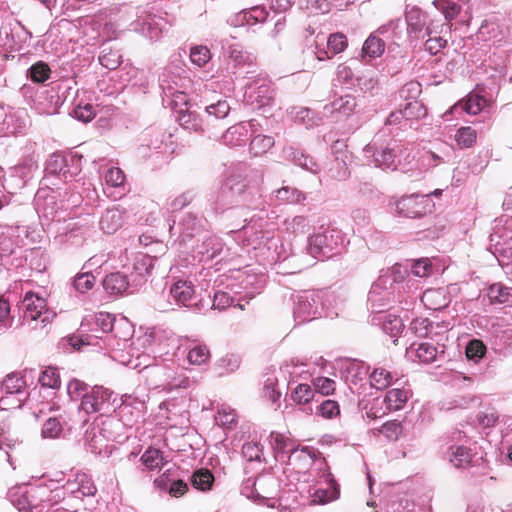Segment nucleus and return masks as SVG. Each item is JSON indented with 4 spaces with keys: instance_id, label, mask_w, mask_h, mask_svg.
I'll return each instance as SVG.
<instances>
[{
    "instance_id": "obj_50",
    "label": "nucleus",
    "mask_w": 512,
    "mask_h": 512,
    "mask_svg": "<svg viewBox=\"0 0 512 512\" xmlns=\"http://www.w3.org/2000/svg\"><path fill=\"white\" fill-rule=\"evenodd\" d=\"M304 367L303 363L299 364L291 360L290 363H286L278 368L279 374L282 377V385H286V390L289 389L292 383L296 382V378L301 377L303 374L308 375Z\"/></svg>"
},
{
    "instance_id": "obj_62",
    "label": "nucleus",
    "mask_w": 512,
    "mask_h": 512,
    "mask_svg": "<svg viewBox=\"0 0 512 512\" xmlns=\"http://www.w3.org/2000/svg\"><path fill=\"white\" fill-rule=\"evenodd\" d=\"M421 300L425 306L435 311L441 310L447 305L443 291L437 289L426 290L423 293Z\"/></svg>"
},
{
    "instance_id": "obj_30",
    "label": "nucleus",
    "mask_w": 512,
    "mask_h": 512,
    "mask_svg": "<svg viewBox=\"0 0 512 512\" xmlns=\"http://www.w3.org/2000/svg\"><path fill=\"white\" fill-rule=\"evenodd\" d=\"M486 105V99L478 94L470 93L465 98L455 103L449 111L445 113L452 115H460L466 113L468 115H477Z\"/></svg>"
},
{
    "instance_id": "obj_6",
    "label": "nucleus",
    "mask_w": 512,
    "mask_h": 512,
    "mask_svg": "<svg viewBox=\"0 0 512 512\" xmlns=\"http://www.w3.org/2000/svg\"><path fill=\"white\" fill-rule=\"evenodd\" d=\"M329 297L324 291H302L293 295V315L298 324L309 322L319 317H328L326 302Z\"/></svg>"
},
{
    "instance_id": "obj_4",
    "label": "nucleus",
    "mask_w": 512,
    "mask_h": 512,
    "mask_svg": "<svg viewBox=\"0 0 512 512\" xmlns=\"http://www.w3.org/2000/svg\"><path fill=\"white\" fill-rule=\"evenodd\" d=\"M349 240L344 232L336 227H321L307 239L306 251L315 259L324 260L340 254Z\"/></svg>"
},
{
    "instance_id": "obj_16",
    "label": "nucleus",
    "mask_w": 512,
    "mask_h": 512,
    "mask_svg": "<svg viewBox=\"0 0 512 512\" xmlns=\"http://www.w3.org/2000/svg\"><path fill=\"white\" fill-rule=\"evenodd\" d=\"M259 76L260 75L257 73L255 76L257 78L244 86V100L248 105L255 108L268 105L273 98V90L271 89L269 81Z\"/></svg>"
},
{
    "instance_id": "obj_56",
    "label": "nucleus",
    "mask_w": 512,
    "mask_h": 512,
    "mask_svg": "<svg viewBox=\"0 0 512 512\" xmlns=\"http://www.w3.org/2000/svg\"><path fill=\"white\" fill-rule=\"evenodd\" d=\"M316 394L310 385L299 383L295 388L291 389V399L299 405H306L311 402L319 403L320 399H315Z\"/></svg>"
},
{
    "instance_id": "obj_36",
    "label": "nucleus",
    "mask_w": 512,
    "mask_h": 512,
    "mask_svg": "<svg viewBox=\"0 0 512 512\" xmlns=\"http://www.w3.org/2000/svg\"><path fill=\"white\" fill-rule=\"evenodd\" d=\"M18 250V247H16L11 238H0V275L2 274V267L4 270L9 271L11 268L18 267L21 264V259L16 256Z\"/></svg>"
},
{
    "instance_id": "obj_26",
    "label": "nucleus",
    "mask_w": 512,
    "mask_h": 512,
    "mask_svg": "<svg viewBox=\"0 0 512 512\" xmlns=\"http://www.w3.org/2000/svg\"><path fill=\"white\" fill-rule=\"evenodd\" d=\"M157 256L150 254H139L135 257L131 276L136 285L141 286L148 281L155 270H158Z\"/></svg>"
},
{
    "instance_id": "obj_22",
    "label": "nucleus",
    "mask_w": 512,
    "mask_h": 512,
    "mask_svg": "<svg viewBox=\"0 0 512 512\" xmlns=\"http://www.w3.org/2000/svg\"><path fill=\"white\" fill-rule=\"evenodd\" d=\"M18 310L21 313L23 324H30L42 317L46 310V300L34 292H27L20 301Z\"/></svg>"
},
{
    "instance_id": "obj_44",
    "label": "nucleus",
    "mask_w": 512,
    "mask_h": 512,
    "mask_svg": "<svg viewBox=\"0 0 512 512\" xmlns=\"http://www.w3.org/2000/svg\"><path fill=\"white\" fill-rule=\"evenodd\" d=\"M286 158L293 162L295 165L305 169L311 173L317 174L320 171L318 163L310 155L305 154L303 151L289 147L285 149Z\"/></svg>"
},
{
    "instance_id": "obj_12",
    "label": "nucleus",
    "mask_w": 512,
    "mask_h": 512,
    "mask_svg": "<svg viewBox=\"0 0 512 512\" xmlns=\"http://www.w3.org/2000/svg\"><path fill=\"white\" fill-rule=\"evenodd\" d=\"M230 257V249L225 246L222 239L216 235L205 236L201 243L197 244L193 250V258L198 262H209L213 259L219 261Z\"/></svg>"
},
{
    "instance_id": "obj_39",
    "label": "nucleus",
    "mask_w": 512,
    "mask_h": 512,
    "mask_svg": "<svg viewBox=\"0 0 512 512\" xmlns=\"http://www.w3.org/2000/svg\"><path fill=\"white\" fill-rule=\"evenodd\" d=\"M138 452L131 451L126 456L121 457L118 461L114 462V474L117 479L121 481H128L136 474L138 467L136 466V458Z\"/></svg>"
},
{
    "instance_id": "obj_46",
    "label": "nucleus",
    "mask_w": 512,
    "mask_h": 512,
    "mask_svg": "<svg viewBox=\"0 0 512 512\" xmlns=\"http://www.w3.org/2000/svg\"><path fill=\"white\" fill-rule=\"evenodd\" d=\"M26 380L17 372L8 374L2 381L0 389L3 394L25 397Z\"/></svg>"
},
{
    "instance_id": "obj_51",
    "label": "nucleus",
    "mask_w": 512,
    "mask_h": 512,
    "mask_svg": "<svg viewBox=\"0 0 512 512\" xmlns=\"http://www.w3.org/2000/svg\"><path fill=\"white\" fill-rule=\"evenodd\" d=\"M385 51V43L382 39L372 33L365 40L362 46V58L365 61L380 57Z\"/></svg>"
},
{
    "instance_id": "obj_1",
    "label": "nucleus",
    "mask_w": 512,
    "mask_h": 512,
    "mask_svg": "<svg viewBox=\"0 0 512 512\" xmlns=\"http://www.w3.org/2000/svg\"><path fill=\"white\" fill-rule=\"evenodd\" d=\"M254 185L235 175L228 176L219 187L211 189L207 195V200L215 214H223L234 207L244 205L250 202L255 186L263 182V172L261 170L252 171Z\"/></svg>"
},
{
    "instance_id": "obj_8",
    "label": "nucleus",
    "mask_w": 512,
    "mask_h": 512,
    "mask_svg": "<svg viewBox=\"0 0 512 512\" xmlns=\"http://www.w3.org/2000/svg\"><path fill=\"white\" fill-rule=\"evenodd\" d=\"M117 396L113 391L103 386H94L82 396L80 409L87 414L99 413L101 416L115 412Z\"/></svg>"
},
{
    "instance_id": "obj_19",
    "label": "nucleus",
    "mask_w": 512,
    "mask_h": 512,
    "mask_svg": "<svg viewBox=\"0 0 512 512\" xmlns=\"http://www.w3.org/2000/svg\"><path fill=\"white\" fill-rule=\"evenodd\" d=\"M346 47L347 38L342 33H333L327 39L323 34H317L314 53L317 59L322 61L341 53Z\"/></svg>"
},
{
    "instance_id": "obj_3",
    "label": "nucleus",
    "mask_w": 512,
    "mask_h": 512,
    "mask_svg": "<svg viewBox=\"0 0 512 512\" xmlns=\"http://www.w3.org/2000/svg\"><path fill=\"white\" fill-rule=\"evenodd\" d=\"M386 136L376 134L372 142L368 143L364 149V156L370 159V163H374L375 167L381 169L395 170L402 159L406 160L407 148L401 140L394 137L386 140Z\"/></svg>"
},
{
    "instance_id": "obj_45",
    "label": "nucleus",
    "mask_w": 512,
    "mask_h": 512,
    "mask_svg": "<svg viewBox=\"0 0 512 512\" xmlns=\"http://www.w3.org/2000/svg\"><path fill=\"white\" fill-rule=\"evenodd\" d=\"M145 399H148V395L145 391L137 392L134 394H124L121 397V404L117 407L119 413L122 416L132 414V409L141 412L145 409Z\"/></svg>"
},
{
    "instance_id": "obj_49",
    "label": "nucleus",
    "mask_w": 512,
    "mask_h": 512,
    "mask_svg": "<svg viewBox=\"0 0 512 512\" xmlns=\"http://www.w3.org/2000/svg\"><path fill=\"white\" fill-rule=\"evenodd\" d=\"M407 354L410 357L414 356L422 363L429 364L437 359L438 351L433 344L423 342L420 344L413 343L407 350Z\"/></svg>"
},
{
    "instance_id": "obj_14",
    "label": "nucleus",
    "mask_w": 512,
    "mask_h": 512,
    "mask_svg": "<svg viewBox=\"0 0 512 512\" xmlns=\"http://www.w3.org/2000/svg\"><path fill=\"white\" fill-rule=\"evenodd\" d=\"M207 220L196 214L184 213L178 222L169 225L171 235H177L181 244H186L193 237L206 229Z\"/></svg>"
},
{
    "instance_id": "obj_57",
    "label": "nucleus",
    "mask_w": 512,
    "mask_h": 512,
    "mask_svg": "<svg viewBox=\"0 0 512 512\" xmlns=\"http://www.w3.org/2000/svg\"><path fill=\"white\" fill-rule=\"evenodd\" d=\"M162 101L164 105L176 110L178 115L180 114V110H184L183 106L188 108V97L181 88H175L171 90V92L167 91V93H162Z\"/></svg>"
},
{
    "instance_id": "obj_43",
    "label": "nucleus",
    "mask_w": 512,
    "mask_h": 512,
    "mask_svg": "<svg viewBox=\"0 0 512 512\" xmlns=\"http://www.w3.org/2000/svg\"><path fill=\"white\" fill-rule=\"evenodd\" d=\"M150 384L155 388L162 387L167 390L168 381L171 379L173 369L162 364H155L153 366H145L144 368Z\"/></svg>"
},
{
    "instance_id": "obj_13",
    "label": "nucleus",
    "mask_w": 512,
    "mask_h": 512,
    "mask_svg": "<svg viewBox=\"0 0 512 512\" xmlns=\"http://www.w3.org/2000/svg\"><path fill=\"white\" fill-rule=\"evenodd\" d=\"M34 205L38 216L47 222L61 221L64 205L57 202L53 191L41 188L36 192Z\"/></svg>"
},
{
    "instance_id": "obj_59",
    "label": "nucleus",
    "mask_w": 512,
    "mask_h": 512,
    "mask_svg": "<svg viewBox=\"0 0 512 512\" xmlns=\"http://www.w3.org/2000/svg\"><path fill=\"white\" fill-rule=\"evenodd\" d=\"M451 25L447 22H442L440 18H433L428 14L427 22L424 28V33L422 35L423 39L425 36H445L450 33Z\"/></svg>"
},
{
    "instance_id": "obj_48",
    "label": "nucleus",
    "mask_w": 512,
    "mask_h": 512,
    "mask_svg": "<svg viewBox=\"0 0 512 512\" xmlns=\"http://www.w3.org/2000/svg\"><path fill=\"white\" fill-rule=\"evenodd\" d=\"M411 391L407 388H391L384 397V403L389 411H398L404 408L408 399L411 397Z\"/></svg>"
},
{
    "instance_id": "obj_2",
    "label": "nucleus",
    "mask_w": 512,
    "mask_h": 512,
    "mask_svg": "<svg viewBox=\"0 0 512 512\" xmlns=\"http://www.w3.org/2000/svg\"><path fill=\"white\" fill-rule=\"evenodd\" d=\"M409 276L408 268L401 264L381 270L368 293V305L371 312L381 313L392 307L399 300L403 283Z\"/></svg>"
},
{
    "instance_id": "obj_7",
    "label": "nucleus",
    "mask_w": 512,
    "mask_h": 512,
    "mask_svg": "<svg viewBox=\"0 0 512 512\" xmlns=\"http://www.w3.org/2000/svg\"><path fill=\"white\" fill-rule=\"evenodd\" d=\"M170 27L169 21L162 14L138 8L136 19L130 23V30L150 41H158Z\"/></svg>"
},
{
    "instance_id": "obj_42",
    "label": "nucleus",
    "mask_w": 512,
    "mask_h": 512,
    "mask_svg": "<svg viewBox=\"0 0 512 512\" xmlns=\"http://www.w3.org/2000/svg\"><path fill=\"white\" fill-rule=\"evenodd\" d=\"M130 287L128 277L121 272L110 273L103 279V288L110 295H123Z\"/></svg>"
},
{
    "instance_id": "obj_58",
    "label": "nucleus",
    "mask_w": 512,
    "mask_h": 512,
    "mask_svg": "<svg viewBox=\"0 0 512 512\" xmlns=\"http://www.w3.org/2000/svg\"><path fill=\"white\" fill-rule=\"evenodd\" d=\"M370 385L378 390L390 386L394 380V374L384 367H374L369 374Z\"/></svg>"
},
{
    "instance_id": "obj_53",
    "label": "nucleus",
    "mask_w": 512,
    "mask_h": 512,
    "mask_svg": "<svg viewBox=\"0 0 512 512\" xmlns=\"http://www.w3.org/2000/svg\"><path fill=\"white\" fill-rule=\"evenodd\" d=\"M140 461L150 471L160 470L166 464L163 452L154 447H148L140 457Z\"/></svg>"
},
{
    "instance_id": "obj_23",
    "label": "nucleus",
    "mask_w": 512,
    "mask_h": 512,
    "mask_svg": "<svg viewBox=\"0 0 512 512\" xmlns=\"http://www.w3.org/2000/svg\"><path fill=\"white\" fill-rule=\"evenodd\" d=\"M274 449L278 455H281L282 458L287 457L290 462L293 457L298 455L304 456L308 463L314 461V458L316 457L315 450L308 446L298 448L291 439L282 434H276L274 438Z\"/></svg>"
},
{
    "instance_id": "obj_20",
    "label": "nucleus",
    "mask_w": 512,
    "mask_h": 512,
    "mask_svg": "<svg viewBox=\"0 0 512 512\" xmlns=\"http://www.w3.org/2000/svg\"><path fill=\"white\" fill-rule=\"evenodd\" d=\"M314 504L325 505L339 498L340 490L330 472L323 474V480L318 481L309 489Z\"/></svg>"
},
{
    "instance_id": "obj_41",
    "label": "nucleus",
    "mask_w": 512,
    "mask_h": 512,
    "mask_svg": "<svg viewBox=\"0 0 512 512\" xmlns=\"http://www.w3.org/2000/svg\"><path fill=\"white\" fill-rule=\"evenodd\" d=\"M369 367L358 360H347L341 367V374L349 384L357 385L368 374Z\"/></svg>"
},
{
    "instance_id": "obj_15",
    "label": "nucleus",
    "mask_w": 512,
    "mask_h": 512,
    "mask_svg": "<svg viewBox=\"0 0 512 512\" xmlns=\"http://www.w3.org/2000/svg\"><path fill=\"white\" fill-rule=\"evenodd\" d=\"M125 416L120 415L119 411L116 415H107L98 426L99 435L111 441L122 442L128 438L127 431L133 427V419L124 420Z\"/></svg>"
},
{
    "instance_id": "obj_33",
    "label": "nucleus",
    "mask_w": 512,
    "mask_h": 512,
    "mask_svg": "<svg viewBox=\"0 0 512 512\" xmlns=\"http://www.w3.org/2000/svg\"><path fill=\"white\" fill-rule=\"evenodd\" d=\"M202 103L204 105V114L206 117L207 127L213 126L215 121L226 118L231 110V106L225 98H220L215 102L208 103V99L205 96Z\"/></svg>"
},
{
    "instance_id": "obj_35",
    "label": "nucleus",
    "mask_w": 512,
    "mask_h": 512,
    "mask_svg": "<svg viewBox=\"0 0 512 512\" xmlns=\"http://www.w3.org/2000/svg\"><path fill=\"white\" fill-rule=\"evenodd\" d=\"M428 13L418 7H412L405 12L407 32L410 36L420 39L424 33Z\"/></svg>"
},
{
    "instance_id": "obj_55",
    "label": "nucleus",
    "mask_w": 512,
    "mask_h": 512,
    "mask_svg": "<svg viewBox=\"0 0 512 512\" xmlns=\"http://www.w3.org/2000/svg\"><path fill=\"white\" fill-rule=\"evenodd\" d=\"M407 126V121H405V117L402 113V109L392 111L387 117L384 126L376 133L380 136L389 137L394 135V127L397 129H403Z\"/></svg>"
},
{
    "instance_id": "obj_10",
    "label": "nucleus",
    "mask_w": 512,
    "mask_h": 512,
    "mask_svg": "<svg viewBox=\"0 0 512 512\" xmlns=\"http://www.w3.org/2000/svg\"><path fill=\"white\" fill-rule=\"evenodd\" d=\"M396 212L406 218H420L434 208L431 195L411 194L401 197L395 203Z\"/></svg>"
},
{
    "instance_id": "obj_38",
    "label": "nucleus",
    "mask_w": 512,
    "mask_h": 512,
    "mask_svg": "<svg viewBox=\"0 0 512 512\" xmlns=\"http://www.w3.org/2000/svg\"><path fill=\"white\" fill-rule=\"evenodd\" d=\"M179 124L186 130L205 133L209 132L210 127L206 126L205 114L200 116L195 111H191L190 108L180 110V114L177 116Z\"/></svg>"
},
{
    "instance_id": "obj_17",
    "label": "nucleus",
    "mask_w": 512,
    "mask_h": 512,
    "mask_svg": "<svg viewBox=\"0 0 512 512\" xmlns=\"http://www.w3.org/2000/svg\"><path fill=\"white\" fill-rule=\"evenodd\" d=\"M433 5L441 12L446 22L458 19L459 23L469 25L471 6L467 0H434Z\"/></svg>"
},
{
    "instance_id": "obj_5",
    "label": "nucleus",
    "mask_w": 512,
    "mask_h": 512,
    "mask_svg": "<svg viewBox=\"0 0 512 512\" xmlns=\"http://www.w3.org/2000/svg\"><path fill=\"white\" fill-rule=\"evenodd\" d=\"M83 156L78 153H53L45 166L44 181L58 186L57 180L72 181L82 170Z\"/></svg>"
},
{
    "instance_id": "obj_24",
    "label": "nucleus",
    "mask_w": 512,
    "mask_h": 512,
    "mask_svg": "<svg viewBox=\"0 0 512 512\" xmlns=\"http://www.w3.org/2000/svg\"><path fill=\"white\" fill-rule=\"evenodd\" d=\"M227 55L235 68L241 70L247 67L246 71L239 72V74H244L243 78L252 79L256 76L257 66L254 63L255 57L253 54L244 51L240 45H231L228 47Z\"/></svg>"
},
{
    "instance_id": "obj_18",
    "label": "nucleus",
    "mask_w": 512,
    "mask_h": 512,
    "mask_svg": "<svg viewBox=\"0 0 512 512\" xmlns=\"http://www.w3.org/2000/svg\"><path fill=\"white\" fill-rule=\"evenodd\" d=\"M31 38L32 33L19 21H16L14 26L7 25L0 28V46L6 50L20 51Z\"/></svg>"
},
{
    "instance_id": "obj_27",
    "label": "nucleus",
    "mask_w": 512,
    "mask_h": 512,
    "mask_svg": "<svg viewBox=\"0 0 512 512\" xmlns=\"http://www.w3.org/2000/svg\"><path fill=\"white\" fill-rule=\"evenodd\" d=\"M279 481L272 475H261L257 477L256 493L257 503L266 504L268 507L275 506V496L279 492Z\"/></svg>"
},
{
    "instance_id": "obj_52",
    "label": "nucleus",
    "mask_w": 512,
    "mask_h": 512,
    "mask_svg": "<svg viewBox=\"0 0 512 512\" xmlns=\"http://www.w3.org/2000/svg\"><path fill=\"white\" fill-rule=\"evenodd\" d=\"M8 498L19 512H29L30 487L19 486L9 490Z\"/></svg>"
},
{
    "instance_id": "obj_64",
    "label": "nucleus",
    "mask_w": 512,
    "mask_h": 512,
    "mask_svg": "<svg viewBox=\"0 0 512 512\" xmlns=\"http://www.w3.org/2000/svg\"><path fill=\"white\" fill-rule=\"evenodd\" d=\"M487 347L484 342L480 339H471L468 341L465 347V355L469 361L474 363L480 362L485 356Z\"/></svg>"
},
{
    "instance_id": "obj_21",
    "label": "nucleus",
    "mask_w": 512,
    "mask_h": 512,
    "mask_svg": "<svg viewBox=\"0 0 512 512\" xmlns=\"http://www.w3.org/2000/svg\"><path fill=\"white\" fill-rule=\"evenodd\" d=\"M258 123L256 120L249 122H240L229 127L222 135L221 142L229 147H240L244 146L252 136V133H256Z\"/></svg>"
},
{
    "instance_id": "obj_37",
    "label": "nucleus",
    "mask_w": 512,
    "mask_h": 512,
    "mask_svg": "<svg viewBox=\"0 0 512 512\" xmlns=\"http://www.w3.org/2000/svg\"><path fill=\"white\" fill-rule=\"evenodd\" d=\"M505 36V27L492 19H485L477 32L478 39L484 42H492L493 44L501 43Z\"/></svg>"
},
{
    "instance_id": "obj_63",
    "label": "nucleus",
    "mask_w": 512,
    "mask_h": 512,
    "mask_svg": "<svg viewBox=\"0 0 512 512\" xmlns=\"http://www.w3.org/2000/svg\"><path fill=\"white\" fill-rule=\"evenodd\" d=\"M51 76V69L44 61L34 63L27 70V77L34 83H44Z\"/></svg>"
},
{
    "instance_id": "obj_29",
    "label": "nucleus",
    "mask_w": 512,
    "mask_h": 512,
    "mask_svg": "<svg viewBox=\"0 0 512 512\" xmlns=\"http://www.w3.org/2000/svg\"><path fill=\"white\" fill-rule=\"evenodd\" d=\"M268 11L263 5H256L243 9L239 13L228 19V23L234 26H252L257 23H263L268 17Z\"/></svg>"
},
{
    "instance_id": "obj_31",
    "label": "nucleus",
    "mask_w": 512,
    "mask_h": 512,
    "mask_svg": "<svg viewBox=\"0 0 512 512\" xmlns=\"http://www.w3.org/2000/svg\"><path fill=\"white\" fill-rule=\"evenodd\" d=\"M445 458L458 469L466 468L474 462V455L464 444L452 443L447 447Z\"/></svg>"
},
{
    "instance_id": "obj_25",
    "label": "nucleus",
    "mask_w": 512,
    "mask_h": 512,
    "mask_svg": "<svg viewBox=\"0 0 512 512\" xmlns=\"http://www.w3.org/2000/svg\"><path fill=\"white\" fill-rule=\"evenodd\" d=\"M170 298L179 306L198 307L195 302L196 295L192 281L179 279L175 281L169 290Z\"/></svg>"
},
{
    "instance_id": "obj_32",
    "label": "nucleus",
    "mask_w": 512,
    "mask_h": 512,
    "mask_svg": "<svg viewBox=\"0 0 512 512\" xmlns=\"http://www.w3.org/2000/svg\"><path fill=\"white\" fill-rule=\"evenodd\" d=\"M283 389H286V385H282V377L279 374V369H273L264 375L263 394L273 404L279 405Z\"/></svg>"
},
{
    "instance_id": "obj_40",
    "label": "nucleus",
    "mask_w": 512,
    "mask_h": 512,
    "mask_svg": "<svg viewBox=\"0 0 512 512\" xmlns=\"http://www.w3.org/2000/svg\"><path fill=\"white\" fill-rule=\"evenodd\" d=\"M124 223V211L117 206L107 208L102 214L99 226L103 232L113 234Z\"/></svg>"
},
{
    "instance_id": "obj_61",
    "label": "nucleus",
    "mask_w": 512,
    "mask_h": 512,
    "mask_svg": "<svg viewBox=\"0 0 512 512\" xmlns=\"http://www.w3.org/2000/svg\"><path fill=\"white\" fill-rule=\"evenodd\" d=\"M191 483L197 490L208 491L214 483V475L208 469L196 470L191 476Z\"/></svg>"
},
{
    "instance_id": "obj_60",
    "label": "nucleus",
    "mask_w": 512,
    "mask_h": 512,
    "mask_svg": "<svg viewBox=\"0 0 512 512\" xmlns=\"http://www.w3.org/2000/svg\"><path fill=\"white\" fill-rule=\"evenodd\" d=\"M250 141V152L255 156L268 152L274 146V138L269 135L252 133Z\"/></svg>"
},
{
    "instance_id": "obj_34",
    "label": "nucleus",
    "mask_w": 512,
    "mask_h": 512,
    "mask_svg": "<svg viewBox=\"0 0 512 512\" xmlns=\"http://www.w3.org/2000/svg\"><path fill=\"white\" fill-rule=\"evenodd\" d=\"M356 106V98L353 95L346 94L336 97L326 104L324 106V113L337 115L338 117H348L354 113Z\"/></svg>"
},
{
    "instance_id": "obj_28",
    "label": "nucleus",
    "mask_w": 512,
    "mask_h": 512,
    "mask_svg": "<svg viewBox=\"0 0 512 512\" xmlns=\"http://www.w3.org/2000/svg\"><path fill=\"white\" fill-rule=\"evenodd\" d=\"M184 73L185 70L181 64H168L159 76V87L162 93H167V91L171 92V90L175 88H182L184 86L183 82L185 81V77H183Z\"/></svg>"
},
{
    "instance_id": "obj_11",
    "label": "nucleus",
    "mask_w": 512,
    "mask_h": 512,
    "mask_svg": "<svg viewBox=\"0 0 512 512\" xmlns=\"http://www.w3.org/2000/svg\"><path fill=\"white\" fill-rule=\"evenodd\" d=\"M85 320L94 325L92 328L94 332L112 333L114 337L122 340H127L130 335V325L125 318L116 320L110 313L99 312Z\"/></svg>"
},
{
    "instance_id": "obj_54",
    "label": "nucleus",
    "mask_w": 512,
    "mask_h": 512,
    "mask_svg": "<svg viewBox=\"0 0 512 512\" xmlns=\"http://www.w3.org/2000/svg\"><path fill=\"white\" fill-rule=\"evenodd\" d=\"M241 286L245 290L247 296L253 297L259 294L265 286L266 278L264 275L257 274H241Z\"/></svg>"
},
{
    "instance_id": "obj_9",
    "label": "nucleus",
    "mask_w": 512,
    "mask_h": 512,
    "mask_svg": "<svg viewBox=\"0 0 512 512\" xmlns=\"http://www.w3.org/2000/svg\"><path fill=\"white\" fill-rule=\"evenodd\" d=\"M258 227L262 228L263 226L259 224ZM248 242V245H251L254 250H258V255L263 256L270 265L284 261L288 257L279 237L270 236L268 231L255 230L254 238L248 239Z\"/></svg>"
},
{
    "instance_id": "obj_47",
    "label": "nucleus",
    "mask_w": 512,
    "mask_h": 512,
    "mask_svg": "<svg viewBox=\"0 0 512 512\" xmlns=\"http://www.w3.org/2000/svg\"><path fill=\"white\" fill-rule=\"evenodd\" d=\"M306 195L295 187L283 186L271 194V201L275 204H296L304 201Z\"/></svg>"
}]
</instances>
